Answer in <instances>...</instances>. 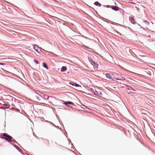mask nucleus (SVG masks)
I'll return each mask as SVG.
<instances>
[{"instance_id":"nucleus-1","label":"nucleus","mask_w":155,"mask_h":155,"mask_svg":"<svg viewBox=\"0 0 155 155\" xmlns=\"http://www.w3.org/2000/svg\"><path fill=\"white\" fill-rule=\"evenodd\" d=\"M3 136L4 137H5L4 138L8 142H11L13 143H17L14 138H13L11 136L8 135L7 134L4 133L3 134Z\"/></svg>"},{"instance_id":"nucleus-2","label":"nucleus","mask_w":155,"mask_h":155,"mask_svg":"<svg viewBox=\"0 0 155 155\" xmlns=\"http://www.w3.org/2000/svg\"><path fill=\"white\" fill-rule=\"evenodd\" d=\"M89 91L92 92L93 94L95 95H97L99 94V92L96 91H94V89L91 88H89L88 89Z\"/></svg>"},{"instance_id":"nucleus-3","label":"nucleus","mask_w":155,"mask_h":155,"mask_svg":"<svg viewBox=\"0 0 155 155\" xmlns=\"http://www.w3.org/2000/svg\"><path fill=\"white\" fill-rule=\"evenodd\" d=\"M116 74L117 75V74ZM117 75L118 76V78H115L116 80H119L120 81H122L123 80V79L124 80H125V78H124L121 75H119L118 74H117Z\"/></svg>"},{"instance_id":"nucleus-4","label":"nucleus","mask_w":155,"mask_h":155,"mask_svg":"<svg viewBox=\"0 0 155 155\" xmlns=\"http://www.w3.org/2000/svg\"><path fill=\"white\" fill-rule=\"evenodd\" d=\"M130 21L133 24H135L136 22L135 21L134 17H131L130 19Z\"/></svg>"},{"instance_id":"nucleus-5","label":"nucleus","mask_w":155,"mask_h":155,"mask_svg":"<svg viewBox=\"0 0 155 155\" xmlns=\"http://www.w3.org/2000/svg\"><path fill=\"white\" fill-rule=\"evenodd\" d=\"M111 8L115 11H118L119 9V8L118 7L115 6H112Z\"/></svg>"},{"instance_id":"nucleus-6","label":"nucleus","mask_w":155,"mask_h":155,"mask_svg":"<svg viewBox=\"0 0 155 155\" xmlns=\"http://www.w3.org/2000/svg\"><path fill=\"white\" fill-rule=\"evenodd\" d=\"M106 77L107 78H108L109 79H112V76L110 74H105Z\"/></svg>"},{"instance_id":"nucleus-7","label":"nucleus","mask_w":155,"mask_h":155,"mask_svg":"<svg viewBox=\"0 0 155 155\" xmlns=\"http://www.w3.org/2000/svg\"><path fill=\"white\" fill-rule=\"evenodd\" d=\"M64 104L65 105L67 106V105H68V104L73 105V103L71 101H66V102H64Z\"/></svg>"},{"instance_id":"nucleus-8","label":"nucleus","mask_w":155,"mask_h":155,"mask_svg":"<svg viewBox=\"0 0 155 155\" xmlns=\"http://www.w3.org/2000/svg\"><path fill=\"white\" fill-rule=\"evenodd\" d=\"M67 67L66 66H62L61 68V71L64 72L67 70Z\"/></svg>"},{"instance_id":"nucleus-9","label":"nucleus","mask_w":155,"mask_h":155,"mask_svg":"<svg viewBox=\"0 0 155 155\" xmlns=\"http://www.w3.org/2000/svg\"><path fill=\"white\" fill-rule=\"evenodd\" d=\"M33 47L34 49L37 51H38V48H39L38 46L36 45H34Z\"/></svg>"},{"instance_id":"nucleus-10","label":"nucleus","mask_w":155,"mask_h":155,"mask_svg":"<svg viewBox=\"0 0 155 155\" xmlns=\"http://www.w3.org/2000/svg\"><path fill=\"white\" fill-rule=\"evenodd\" d=\"M42 65L44 67L46 68V69H48V67L45 63L43 62L42 64Z\"/></svg>"},{"instance_id":"nucleus-11","label":"nucleus","mask_w":155,"mask_h":155,"mask_svg":"<svg viewBox=\"0 0 155 155\" xmlns=\"http://www.w3.org/2000/svg\"><path fill=\"white\" fill-rule=\"evenodd\" d=\"M94 4L95 5H96V6H98L99 7H101V4L99 2H95L94 3Z\"/></svg>"},{"instance_id":"nucleus-12","label":"nucleus","mask_w":155,"mask_h":155,"mask_svg":"<svg viewBox=\"0 0 155 155\" xmlns=\"http://www.w3.org/2000/svg\"><path fill=\"white\" fill-rule=\"evenodd\" d=\"M36 97L38 100H40L41 99V96L39 94H36Z\"/></svg>"},{"instance_id":"nucleus-13","label":"nucleus","mask_w":155,"mask_h":155,"mask_svg":"<svg viewBox=\"0 0 155 155\" xmlns=\"http://www.w3.org/2000/svg\"><path fill=\"white\" fill-rule=\"evenodd\" d=\"M127 87H128L127 89L129 90H131L134 91H136V90L133 88L131 86H127Z\"/></svg>"},{"instance_id":"nucleus-14","label":"nucleus","mask_w":155,"mask_h":155,"mask_svg":"<svg viewBox=\"0 0 155 155\" xmlns=\"http://www.w3.org/2000/svg\"><path fill=\"white\" fill-rule=\"evenodd\" d=\"M4 106L5 107V108H8L10 106L6 104H4Z\"/></svg>"},{"instance_id":"nucleus-15","label":"nucleus","mask_w":155,"mask_h":155,"mask_svg":"<svg viewBox=\"0 0 155 155\" xmlns=\"http://www.w3.org/2000/svg\"><path fill=\"white\" fill-rule=\"evenodd\" d=\"M72 84H74V86H76V87H78L79 86V85L77 84L76 83H72Z\"/></svg>"},{"instance_id":"nucleus-16","label":"nucleus","mask_w":155,"mask_h":155,"mask_svg":"<svg viewBox=\"0 0 155 155\" xmlns=\"http://www.w3.org/2000/svg\"><path fill=\"white\" fill-rule=\"evenodd\" d=\"M48 96L47 95H45L44 96V98L46 100H48Z\"/></svg>"},{"instance_id":"nucleus-17","label":"nucleus","mask_w":155,"mask_h":155,"mask_svg":"<svg viewBox=\"0 0 155 155\" xmlns=\"http://www.w3.org/2000/svg\"><path fill=\"white\" fill-rule=\"evenodd\" d=\"M90 61L91 62V64L93 65L94 64H95V63L92 60H91V61Z\"/></svg>"},{"instance_id":"nucleus-18","label":"nucleus","mask_w":155,"mask_h":155,"mask_svg":"<svg viewBox=\"0 0 155 155\" xmlns=\"http://www.w3.org/2000/svg\"><path fill=\"white\" fill-rule=\"evenodd\" d=\"M34 61L37 64H38V61L36 60L35 59H34Z\"/></svg>"},{"instance_id":"nucleus-19","label":"nucleus","mask_w":155,"mask_h":155,"mask_svg":"<svg viewBox=\"0 0 155 155\" xmlns=\"http://www.w3.org/2000/svg\"><path fill=\"white\" fill-rule=\"evenodd\" d=\"M84 46L86 48H87V49H91V50H92V48H90L88 47H87V46H85V45H84Z\"/></svg>"},{"instance_id":"nucleus-20","label":"nucleus","mask_w":155,"mask_h":155,"mask_svg":"<svg viewBox=\"0 0 155 155\" xmlns=\"http://www.w3.org/2000/svg\"><path fill=\"white\" fill-rule=\"evenodd\" d=\"M115 78H114V77H112V79H111L113 81H115V80H116L115 79Z\"/></svg>"},{"instance_id":"nucleus-21","label":"nucleus","mask_w":155,"mask_h":155,"mask_svg":"<svg viewBox=\"0 0 155 155\" xmlns=\"http://www.w3.org/2000/svg\"><path fill=\"white\" fill-rule=\"evenodd\" d=\"M74 83L73 82H70V83H69V84L70 85H71L72 86H74V84H72V83Z\"/></svg>"},{"instance_id":"nucleus-22","label":"nucleus","mask_w":155,"mask_h":155,"mask_svg":"<svg viewBox=\"0 0 155 155\" xmlns=\"http://www.w3.org/2000/svg\"><path fill=\"white\" fill-rule=\"evenodd\" d=\"M145 23L147 24V25H149V22L147 21H145Z\"/></svg>"},{"instance_id":"nucleus-23","label":"nucleus","mask_w":155,"mask_h":155,"mask_svg":"<svg viewBox=\"0 0 155 155\" xmlns=\"http://www.w3.org/2000/svg\"><path fill=\"white\" fill-rule=\"evenodd\" d=\"M87 96L88 97H90L91 96V95L90 94H87Z\"/></svg>"},{"instance_id":"nucleus-24","label":"nucleus","mask_w":155,"mask_h":155,"mask_svg":"<svg viewBox=\"0 0 155 155\" xmlns=\"http://www.w3.org/2000/svg\"><path fill=\"white\" fill-rule=\"evenodd\" d=\"M5 64L2 63H0V65H3Z\"/></svg>"},{"instance_id":"nucleus-25","label":"nucleus","mask_w":155,"mask_h":155,"mask_svg":"<svg viewBox=\"0 0 155 155\" xmlns=\"http://www.w3.org/2000/svg\"><path fill=\"white\" fill-rule=\"evenodd\" d=\"M82 106H84L83 108H84V109L85 108H84V107H86V106H84V105H82Z\"/></svg>"},{"instance_id":"nucleus-26","label":"nucleus","mask_w":155,"mask_h":155,"mask_svg":"<svg viewBox=\"0 0 155 155\" xmlns=\"http://www.w3.org/2000/svg\"><path fill=\"white\" fill-rule=\"evenodd\" d=\"M82 106H84L83 108H84V109L85 108H84V107H86V106H84V105H82Z\"/></svg>"},{"instance_id":"nucleus-27","label":"nucleus","mask_w":155,"mask_h":155,"mask_svg":"<svg viewBox=\"0 0 155 155\" xmlns=\"http://www.w3.org/2000/svg\"><path fill=\"white\" fill-rule=\"evenodd\" d=\"M82 106H84L83 108H84V109L85 108H84V107H86V106H84V105H82Z\"/></svg>"},{"instance_id":"nucleus-28","label":"nucleus","mask_w":155,"mask_h":155,"mask_svg":"<svg viewBox=\"0 0 155 155\" xmlns=\"http://www.w3.org/2000/svg\"><path fill=\"white\" fill-rule=\"evenodd\" d=\"M45 122H49V121L47 120H45Z\"/></svg>"},{"instance_id":"nucleus-29","label":"nucleus","mask_w":155,"mask_h":155,"mask_svg":"<svg viewBox=\"0 0 155 155\" xmlns=\"http://www.w3.org/2000/svg\"><path fill=\"white\" fill-rule=\"evenodd\" d=\"M99 94H101V92H99Z\"/></svg>"},{"instance_id":"nucleus-30","label":"nucleus","mask_w":155,"mask_h":155,"mask_svg":"<svg viewBox=\"0 0 155 155\" xmlns=\"http://www.w3.org/2000/svg\"><path fill=\"white\" fill-rule=\"evenodd\" d=\"M112 75L113 76H114V74H112Z\"/></svg>"},{"instance_id":"nucleus-31","label":"nucleus","mask_w":155,"mask_h":155,"mask_svg":"<svg viewBox=\"0 0 155 155\" xmlns=\"http://www.w3.org/2000/svg\"><path fill=\"white\" fill-rule=\"evenodd\" d=\"M109 5H107V7H109Z\"/></svg>"}]
</instances>
